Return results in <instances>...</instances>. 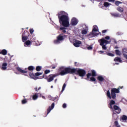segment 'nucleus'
Masks as SVG:
<instances>
[{
	"label": "nucleus",
	"instance_id": "obj_1",
	"mask_svg": "<svg viewBox=\"0 0 127 127\" xmlns=\"http://www.w3.org/2000/svg\"><path fill=\"white\" fill-rule=\"evenodd\" d=\"M58 18L60 24L64 27H61L60 29L63 33L70 34L68 27L70 26V18L68 14L64 11H60L58 13Z\"/></svg>",
	"mask_w": 127,
	"mask_h": 127
},
{
	"label": "nucleus",
	"instance_id": "obj_2",
	"mask_svg": "<svg viewBox=\"0 0 127 127\" xmlns=\"http://www.w3.org/2000/svg\"><path fill=\"white\" fill-rule=\"evenodd\" d=\"M61 72L60 74H51L48 77H47V80L48 82H52L54 80L55 77L61 75V76H64V75H66V74H71V73H75L76 72V69L74 68L69 67H62L60 68Z\"/></svg>",
	"mask_w": 127,
	"mask_h": 127
},
{
	"label": "nucleus",
	"instance_id": "obj_3",
	"mask_svg": "<svg viewBox=\"0 0 127 127\" xmlns=\"http://www.w3.org/2000/svg\"><path fill=\"white\" fill-rule=\"evenodd\" d=\"M108 40H110V36H109L98 40V42L100 43V45L102 46L103 50H107V48L106 45L110 44V41Z\"/></svg>",
	"mask_w": 127,
	"mask_h": 127
},
{
	"label": "nucleus",
	"instance_id": "obj_4",
	"mask_svg": "<svg viewBox=\"0 0 127 127\" xmlns=\"http://www.w3.org/2000/svg\"><path fill=\"white\" fill-rule=\"evenodd\" d=\"M119 93H120V88H112L111 90V92H110V90H108L107 96L108 97L109 99H116V94H119Z\"/></svg>",
	"mask_w": 127,
	"mask_h": 127
},
{
	"label": "nucleus",
	"instance_id": "obj_5",
	"mask_svg": "<svg viewBox=\"0 0 127 127\" xmlns=\"http://www.w3.org/2000/svg\"><path fill=\"white\" fill-rule=\"evenodd\" d=\"M116 104V102L114 100H111L110 103V106L109 108L110 109H114V111L117 113V114H120L121 113V108L119 107L118 106L114 105Z\"/></svg>",
	"mask_w": 127,
	"mask_h": 127
},
{
	"label": "nucleus",
	"instance_id": "obj_6",
	"mask_svg": "<svg viewBox=\"0 0 127 127\" xmlns=\"http://www.w3.org/2000/svg\"><path fill=\"white\" fill-rule=\"evenodd\" d=\"M101 33L99 31H92L89 35V37H95V36H98Z\"/></svg>",
	"mask_w": 127,
	"mask_h": 127
},
{
	"label": "nucleus",
	"instance_id": "obj_7",
	"mask_svg": "<svg viewBox=\"0 0 127 127\" xmlns=\"http://www.w3.org/2000/svg\"><path fill=\"white\" fill-rule=\"evenodd\" d=\"M76 71L80 77H84L86 75V71L84 69H78Z\"/></svg>",
	"mask_w": 127,
	"mask_h": 127
},
{
	"label": "nucleus",
	"instance_id": "obj_8",
	"mask_svg": "<svg viewBox=\"0 0 127 127\" xmlns=\"http://www.w3.org/2000/svg\"><path fill=\"white\" fill-rule=\"evenodd\" d=\"M78 22H79V21L78 19H77L76 18L73 17L72 18L71 22H70V24L73 26L77 25L78 24Z\"/></svg>",
	"mask_w": 127,
	"mask_h": 127
},
{
	"label": "nucleus",
	"instance_id": "obj_9",
	"mask_svg": "<svg viewBox=\"0 0 127 127\" xmlns=\"http://www.w3.org/2000/svg\"><path fill=\"white\" fill-rule=\"evenodd\" d=\"M91 73H88L87 74V78L89 79V78H90V77H91V76H92V77H96L97 76V74H96V71L92 70H91Z\"/></svg>",
	"mask_w": 127,
	"mask_h": 127
},
{
	"label": "nucleus",
	"instance_id": "obj_10",
	"mask_svg": "<svg viewBox=\"0 0 127 127\" xmlns=\"http://www.w3.org/2000/svg\"><path fill=\"white\" fill-rule=\"evenodd\" d=\"M81 44H82V42L80 41L75 40L73 42V45L75 47H80Z\"/></svg>",
	"mask_w": 127,
	"mask_h": 127
},
{
	"label": "nucleus",
	"instance_id": "obj_11",
	"mask_svg": "<svg viewBox=\"0 0 127 127\" xmlns=\"http://www.w3.org/2000/svg\"><path fill=\"white\" fill-rule=\"evenodd\" d=\"M57 39H58L61 42L64 41V39L66 38V36L60 35L57 37Z\"/></svg>",
	"mask_w": 127,
	"mask_h": 127
},
{
	"label": "nucleus",
	"instance_id": "obj_12",
	"mask_svg": "<svg viewBox=\"0 0 127 127\" xmlns=\"http://www.w3.org/2000/svg\"><path fill=\"white\" fill-rule=\"evenodd\" d=\"M0 68L1 70H6L7 68V63H2L1 66H0Z\"/></svg>",
	"mask_w": 127,
	"mask_h": 127
},
{
	"label": "nucleus",
	"instance_id": "obj_13",
	"mask_svg": "<svg viewBox=\"0 0 127 127\" xmlns=\"http://www.w3.org/2000/svg\"><path fill=\"white\" fill-rule=\"evenodd\" d=\"M54 107H55V104H54V103H52L51 106L48 108V109L47 110V115H48V114H49V113H50V112H51V111H52V110H53V109H54Z\"/></svg>",
	"mask_w": 127,
	"mask_h": 127
},
{
	"label": "nucleus",
	"instance_id": "obj_14",
	"mask_svg": "<svg viewBox=\"0 0 127 127\" xmlns=\"http://www.w3.org/2000/svg\"><path fill=\"white\" fill-rule=\"evenodd\" d=\"M120 121L121 122H124V123H127V116L123 115L120 118Z\"/></svg>",
	"mask_w": 127,
	"mask_h": 127
},
{
	"label": "nucleus",
	"instance_id": "obj_15",
	"mask_svg": "<svg viewBox=\"0 0 127 127\" xmlns=\"http://www.w3.org/2000/svg\"><path fill=\"white\" fill-rule=\"evenodd\" d=\"M31 44V41L28 40L26 41L24 43V46L25 47H30V45Z\"/></svg>",
	"mask_w": 127,
	"mask_h": 127
},
{
	"label": "nucleus",
	"instance_id": "obj_16",
	"mask_svg": "<svg viewBox=\"0 0 127 127\" xmlns=\"http://www.w3.org/2000/svg\"><path fill=\"white\" fill-rule=\"evenodd\" d=\"M40 95V96L41 97V93H35L33 95V100L34 101H35L37 99H38V95Z\"/></svg>",
	"mask_w": 127,
	"mask_h": 127
},
{
	"label": "nucleus",
	"instance_id": "obj_17",
	"mask_svg": "<svg viewBox=\"0 0 127 127\" xmlns=\"http://www.w3.org/2000/svg\"><path fill=\"white\" fill-rule=\"evenodd\" d=\"M17 70L18 71H19V72H20L21 73H22L23 74H25V73H27V71L23 70L20 67H17Z\"/></svg>",
	"mask_w": 127,
	"mask_h": 127
},
{
	"label": "nucleus",
	"instance_id": "obj_18",
	"mask_svg": "<svg viewBox=\"0 0 127 127\" xmlns=\"http://www.w3.org/2000/svg\"><path fill=\"white\" fill-rule=\"evenodd\" d=\"M97 80H98V81H99L100 82H103V81L104 80V78L102 75H99L97 77Z\"/></svg>",
	"mask_w": 127,
	"mask_h": 127
},
{
	"label": "nucleus",
	"instance_id": "obj_19",
	"mask_svg": "<svg viewBox=\"0 0 127 127\" xmlns=\"http://www.w3.org/2000/svg\"><path fill=\"white\" fill-rule=\"evenodd\" d=\"M10 62V58L5 57V58L4 59L3 63H7V64L8 63H9Z\"/></svg>",
	"mask_w": 127,
	"mask_h": 127
},
{
	"label": "nucleus",
	"instance_id": "obj_20",
	"mask_svg": "<svg viewBox=\"0 0 127 127\" xmlns=\"http://www.w3.org/2000/svg\"><path fill=\"white\" fill-rule=\"evenodd\" d=\"M111 15L114 17H120L121 15L119 13H111Z\"/></svg>",
	"mask_w": 127,
	"mask_h": 127
},
{
	"label": "nucleus",
	"instance_id": "obj_21",
	"mask_svg": "<svg viewBox=\"0 0 127 127\" xmlns=\"http://www.w3.org/2000/svg\"><path fill=\"white\" fill-rule=\"evenodd\" d=\"M0 54H2V55H6L7 54V51L6 50H2L0 52Z\"/></svg>",
	"mask_w": 127,
	"mask_h": 127
},
{
	"label": "nucleus",
	"instance_id": "obj_22",
	"mask_svg": "<svg viewBox=\"0 0 127 127\" xmlns=\"http://www.w3.org/2000/svg\"><path fill=\"white\" fill-rule=\"evenodd\" d=\"M29 76L31 79H34V80H37L38 78L34 75V74H33L32 73H29Z\"/></svg>",
	"mask_w": 127,
	"mask_h": 127
},
{
	"label": "nucleus",
	"instance_id": "obj_23",
	"mask_svg": "<svg viewBox=\"0 0 127 127\" xmlns=\"http://www.w3.org/2000/svg\"><path fill=\"white\" fill-rule=\"evenodd\" d=\"M114 61L115 62H121L122 63L123 61L121 59V58L119 57H116L114 59Z\"/></svg>",
	"mask_w": 127,
	"mask_h": 127
},
{
	"label": "nucleus",
	"instance_id": "obj_24",
	"mask_svg": "<svg viewBox=\"0 0 127 127\" xmlns=\"http://www.w3.org/2000/svg\"><path fill=\"white\" fill-rule=\"evenodd\" d=\"M92 31H99V28H98V26L97 25L93 26Z\"/></svg>",
	"mask_w": 127,
	"mask_h": 127
},
{
	"label": "nucleus",
	"instance_id": "obj_25",
	"mask_svg": "<svg viewBox=\"0 0 127 127\" xmlns=\"http://www.w3.org/2000/svg\"><path fill=\"white\" fill-rule=\"evenodd\" d=\"M54 44H60L61 42L57 38V39L54 41Z\"/></svg>",
	"mask_w": 127,
	"mask_h": 127
},
{
	"label": "nucleus",
	"instance_id": "obj_26",
	"mask_svg": "<svg viewBox=\"0 0 127 127\" xmlns=\"http://www.w3.org/2000/svg\"><path fill=\"white\" fill-rule=\"evenodd\" d=\"M116 54L118 56H121L122 55V52L120 51L119 50H116L115 51Z\"/></svg>",
	"mask_w": 127,
	"mask_h": 127
},
{
	"label": "nucleus",
	"instance_id": "obj_27",
	"mask_svg": "<svg viewBox=\"0 0 127 127\" xmlns=\"http://www.w3.org/2000/svg\"><path fill=\"white\" fill-rule=\"evenodd\" d=\"M110 5H111V3L108 2H105L104 3V6H105V7H109Z\"/></svg>",
	"mask_w": 127,
	"mask_h": 127
},
{
	"label": "nucleus",
	"instance_id": "obj_28",
	"mask_svg": "<svg viewBox=\"0 0 127 127\" xmlns=\"http://www.w3.org/2000/svg\"><path fill=\"white\" fill-rule=\"evenodd\" d=\"M27 39V36H25L23 35L22 36V40L23 42H25Z\"/></svg>",
	"mask_w": 127,
	"mask_h": 127
},
{
	"label": "nucleus",
	"instance_id": "obj_29",
	"mask_svg": "<svg viewBox=\"0 0 127 127\" xmlns=\"http://www.w3.org/2000/svg\"><path fill=\"white\" fill-rule=\"evenodd\" d=\"M117 10H118V11H119L120 12H123L124 11V9L121 7H119L117 8Z\"/></svg>",
	"mask_w": 127,
	"mask_h": 127
},
{
	"label": "nucleus",
	"instance_id": "obj_30",
	"mask_svg": "<svg viewBox=\"0 0 127 127\" xmlns=\"http://www.w3.org/2000/svg\"><path fill=\"white\" fill-rule=\"evenodd\" d=\"M35 43L36 46H39V45H41V42H39L38 41H35Z\"/></svg>",
	"mask_w": 127,
	"mask_h": 127
},
{
	"label": "nucleus",
	"instance_id": "obj_31",
	"mask_svg": "<svg viewBox=\"0 0 127 127\" xmlns=\"http://www.w3.org/2000/svg\"><path fill=\"white\" fill-rule=\"evenodd\" d=\"M36 71H39L40 70H41V66H38L36 68Z\"/></svg>",
	"mask_w": 127,
	"mask_h": 127
},
{
	"label": "nucleus",
	"instance_id": "obj_32",
	"mask_svg": "<svg viewBox=\"0 0 127 127\" xmlns=\"http://www.w3.org/2000/svg\"><path fill=\"white\" fill-rule=\"evenodd\" d=\"M28 69L29 71H32V70L34 69V67L33 66H30L28 67Z\"/></svg>",
	"mask_w": 127,
	"mask_h": 127
},
{
	"label": "nucleus",
	"instance_id": "obj_33",
	"mask_svg": "<svg viewBox=\"0 0 127 127\" xmlns=\"http://www.w3.org/2000/svg\"><path fill=\"white\" fill-rule=\"evenodd\" d=\"M65 88H66V84L64 83L63 86V88L62 90V92H64V90H65Z\"/></svg>",
	"mask_w": 127,
	"mask_h": 127
},
{
	"label": "nucleus",
	"instance_id": "obj_34",
	"mask_svg": "<svg viewBox=\"0 0 127 127\" xmlns=\"http://www.w3.org/2000/svg\"><path fill=\"white\" fill-rule=\"evenodd\" d=\"M121 3H122V2H121V1H115L116 5H119L120 4H121Z\"/></svg>",
	"mask_w": 127,
	"mask_h": 127
},
{
	"label": "nucleus",
	"instance_id": "obj_35",
	"mask_svg": "<svg viewBox=\"0 0 127 127\" xmlns=\"http://www.w3.org/2000/svg\"><path fill=\"white\" fill-rule=\"evenodd\" d=\"M87 30H83L81 32L82 34H87Z\"/></svg>",
	"mask_w": 127,
	"mask_h": 127
},
{
	"label": "nucleus",
	"instance_id": "obj_36",
	"mask_svg": "<svg viewBox=\"0 0 127 127\" xmlns=\"http://www.w3.org/2000/svg\"><path fill=\"white\" fill-rule=\"evenodd\" d=\"M113 117L114 119V120H116L117 118V115L116 113H115V112H114L113 115Z\"/></svg>",
	"mask_w": 127,
	"mask_h": 127
},
{
	"label": "nucleus",
	"instance_id": "obj_37",
	"mask_svg": "<svg viewBox=\"0 0 127 127\" xmlns=\"http://www.w3.org/2000/svg\"><path fill=\"white\" fill-rule=\"evenodd\" d=\"M115 125L117 127H121V126L120 125H119V123H118L117 121H116L115 122Z\"/></svg>",
	"mask_w": 127,
	"mask_h": 127
},
{
	"label": "nucleus",
	"instance_id": "obj_38",
	"mask_svg": "<svg viewBox=\"0 0 127 127\" xmlns=\"http://www.w3.org/2000/svg\"><path fill=\"white\" fill-rule=\"evenodd\" d=\"M107 55H108V56H111V57H114V56H115V55H114L113 54L111 53H108L107 54Z\"/></svg>",
	"mask_w": 127,
	"mask_h": 127
},
{
	"label": "nucleus",
	"instance_id": "obj_39",
	"mask_svg": "<svg viewBox=\"0 0 127 127\" xmlns=\"http://www.w3.org/2000/svg\"><path fill=\"white\" fill-rule=\"evenodd\" d=\"M88 50H92V49H93V47H92V46H88L87 47Z\"/></svg>",
	"mask_w": 127,
	"mask_h": 127
},
{
	"label": "nucleus",
	"instance_id": "obj_40",
	"mask_svg": "<svg viewBox=\"0 0 127 127\" xmlns=\"http://www.w3.org/2000/svg\"><path fill=\"white\" fill-rule=\"evenodd\" d=\"M35 76H40V75H42V73L41 72H36L35 74Z\"/></svg>",
	"mask_w": 127,
	"mask_h": 127
},
{
	"label": "nucleus",
	"instance_id": "obj_41",
	"mask_svg": "<svg viewBox=\"0 0 127 127\" xmlns=\"http://www.w3.org/2000/svg\"><path fill=\"white\" fill-rule=\"evenodd\" d=\"M90 80L93 82L96 81V78L94 77H90Z\"/></svg>",
	"mask_w": 127,
	"mask_h": 127
},
{
	"label": "nucleus",
	"instance_id": "obj_42",
	"mask_svg": "<svg viewBox=\"0 0 127 127\" xmlns=\"http://www.w3.org/2000/svg\"><path fill=\"white\" fill-rule=\"evenodd\" d=\"M27 103V100L26 99L22 101V104H26Z\"/></svg>",
	"mask_w": 127,
	"mask_h": 127
},
{
	"label": "nucleus",
	"instance_id": "obj_43",
	"mask_svg": "<svg viewBox=\"0 0 127 127\" xmlns=\"http://www.w3.org/2000/svg\"><path fill=\"white\" fill-rule=\"evenodd\" d=\"M121 101L122 103H124V104H126L127 102V100L125 99H122Z\"/></svg>",
	"mask_w": 127,
	"mask_h": 127
},
{
	"label": "nucleus",
	"instance_id": "obj_44",
	"mask_svg": "<svg viewBox=\"0 0 127 127\" xmlns=\"http://www.w3.org/2000/svg\"><path fill=\"white\" fill-rule=\"evenodd\" d=\"M36 40V38H33V39H32L31 42H35Z\"/></svg>",
	"mask_w": 127,
	"mask_h": 127
},
{
	"label": "nucleus",
	"instance_id": "obj_45",
	"mask_svg": "<svg viewBox=\"0 0 127 127\" xmlns=\"http://www.w3.org/2000/svg\"><path fill=\"white\" fill-rule=\"evenodd\" d=\"M48 73H50V70H46L45 71V74H48Z\"/></svg>",
	"mask_w": 127,
	"mask_h": 127
},
{
	"label": "nucleus",
	"instance_id": "obj_46",
	"mask_svg": "<svg viewBox=\"0 0 127 127\" xmlns=\"http://www.w3.org/2000/svg\"><path fill=\"white\" fill-rule=\"evenodd\" d=\"M74 64L77 67H78V66H80V64L78 63L75 62Z\"/></svg>",
	"mask_w": 127,
	"mask_h": 127
},
{
	"label": "nucleus",
	"instance_id": "obj_47",
	"mask_svg": "<svg viewBox=\"0 0 127 127\" xmlns=\"http://www.w3.org/2000/svg\"><path fill=\"white\" fill-rule=\"evenodd\" d=\"M123 52H124L125 53H127V50L126 48H124L123 49Z\"/></svg>",
	"mask_w": 127,
	"mask_h": 127
},
{
	"label": "nucleus",
	"instance_id": "obj_48",
	"mask_svg": "<svg viewBox=\"0 0 127 127\" xmlns=\"http://www.w3.org/2000/svg\"><path fill=\"white\" fill-rule=\"evenodd\" d=\"M34 31L33 30V29H30V33H31V34L33 33Z\"/></svg>",
	"mask_w": 127,
	"mask_h": 127
},
{
	"label": "nucleus",
	"instance_id": "obj_49",
	"mask_svg": "<svg viewBox=\"0 0 127 127\" xmlns=\"http://www.w3.org/2000/svg\"><path fill=\"white\" fill-rule=\"evenodd\" d=\"M123 56L126 58V59H127V55L126 54H124Z\"/></svg>",
	"mask_w": 127,
	"mask_h": 127
},
{
	"label": "nucleus",
	"instance_id": "obj_50",
	"mask_svg": "<svg viewBox=\"0 0 127 127\" xmlns=\"http://www.w3.org/2000/svg\"><path fill=\"white\" fill-rule=\"evenodd\" d=\"M66 107H67V105H66V104L64 103L63 105V107L64 108V109H65Z\"/></svg>",
	"mask_w": 127,
	"mask_h": 127
},
{
	"label": "nucleus",
	"instance_id": "obj_51",
	"mask_svg": "<svg viewBox=\"0 0 127 127\" xmlns=\"http://www.w3.org/2000/svg\"><path fill=\"white\" fill-rule=\"evenodd\" d=\"M98 53H100V54H102V53H104V51H100L98 52Z\"/></svg>",
	"mask_w": 127,
	"mask_h": 127
},
{
	"label": "nucleus",
	"instance_id": "obj_52",
	"mask_svg": "<svg viewBox=\"0 0 127 127\" xmlns=\"http://www.w3.org/2000/svg\"><path fill=\"white\" fill-rule=\"evenodd\" d=\"M3 60V58L0 57V61Z\"/></svg>",
	"mask_w": 127,
	"mask_h": 127
},
{
	"label": "nucleus",
	"instance_id": "obj_53",
	"mask_svg": "<svg viewBox=\"0 0 127 127\" xmlns=\"http://www.w3.org/2000/svg\"><path fill=\"white\" fill-rule=\"evenodd\" d=\"M106 32H107V30H106L102 31L103 33H106Z\"/></svg>",
	"mask_w": 127,
	"mask_h": 127
},
{
	"label": "nucleus",
	"instance_id": "obj_54",
	"mask_svg": "<svg viewBox=\"0 0 127 127\" xmlns=\"http://www.w3.org/2000/svg\"><path fill=\"white\" fill-rule=\"evenodd\" d=\"M35 91H38V88H37V87H35Z\"/></svg>",
	"mask_w": 127,
	"mask_h": 127
},
{
	"label": "nucleus",
	"instance_id": "obj_55",
	"mask_svg": "<svg viewBox=\"0 0 127 127\" xmlns=\"http://www.w3.org/2000/svg\"><path fill=\"white\" fill-rule=\"evenodd\" d=\"M91 1H93L94 0H90ZM101 0H96L97 1H101Z\"/></svg>",
	"mask_w": 127,
	"mask_h": 127
},
{
	"label": "nucleus",
	"instance_id": "obj_56",
	"mask_svg": "<svg viewBox=\"0 0 127 127\" xmlns=\"http://www.w3.org/2000/svg\"><path fill=\"white\" fill-rule=\"evenodd\" d=\"M42 99H45V96H42Z\"/></svg>",
	"mask_w": 127,
	"mask_h": 127
},
{
	"label": "nucleus",
	"instance_id": "obj_57",
	"mask_svg": "<svg viewBox=\"0 0 127 127\" xmlns=\"http://www.w3.org/2000/svg\"><path fill=\"white\" fill-rule=\"evenodd\" d=\"M109 1H115V0H109Z\"/></svg>",
	"mask_w": 127,
	"mask_h": 127
},
{
	"label": "nucleus",
	"instance_id": "obj_58",
	"mask_svg": "<svg viewBox=\"0 0 127 127\" xmlns=\"http://www.w3.org/2000/svg\"><path fill=\"white\" fill-rule=\"evenodd\" d=\"M69 40H70V42L71 43L73 42V41H72V40H71V38H69Z\"/></svg>",
	"mask_w": 127,
	"mask_h": 127
},
{
	"label": "nucleus",
	"instance_id": "obj_59",
	"mask_svg": "<svg viewBox=\"0 0 127 127\" xmlns=\"http://www.w3.org/2000/svg\"><path fill=\"white\" fill-rule=\"evenodd\" d=\"M40 89H41V87H39L38 88V91H39V90H40Z\"/></svg>",
	"mask_w": 127,
	"mask_h": 127
},
{
	"label": "nucleus",
	"instance_id": "obj_60",
	"mask_svg": "<svg viewBox=\"0 0 127 127\" xmlns=\"http://www.w3.org/2000/svg\"><path fill=\"white\" fill-rule=\"evenodd\" d=\"M52 69H55V66H53V67H52Z\"/></svg>",
	"mask_w": 127,
	"mask_h": 127
},
{
	"label": "nucleus",
	"instance_id": "obj_61",
	"mask_svg": "<svg viewBox=\"0 0 127 127\" xmlns=\"http://www.w3.org/2000/svg\"><path fill=\"white\" fill-rule=\"evenodd\" d=\"M115 64H116L117 65H119V63H116Z\"/></svg>",
	"mask_w": 127,
	"mask_h": 127
},
{
	"label": "nucleus",
	"instance_id": "obj_62",
	"mask_svg": "<svg viewBox=\"0 0 127 127\" xmlns=\"http://www.w3.org/2000/svg\"><path fill=\"white\" fill-rule=\"evenodd\" d=\"M74 79H77V77H76V76H74Z\"/></svg>",
	"mask_w": 127,
	"mask_h": 127
},
{
	"label": "nucleus",
	"instance_id": "obj_63",
	"mask_svg": "<svg viewBox=\"0 0 127 127\" xmlns=\"http://www.w3.org/2000/svg\"><path fill=\"white\" fill-rule=\"evenodd\" d=\"M51 88H53V86L52 85V86H51Z\"/></svg>",
	"mask_w": 127,
	"mask_h": 127
},
{
	"label": "nucleus",
	"instance_id": "obj_64",
	"mask_svg": "<svg viewBox=\"0 0 127 127\" xmlns=\"http://www.w3.org/2000/svg\"><path fill=\"white\" fill-rule=\"evenodd\" d=\"M57 81V79H55V82H56Z\"/></svg>",
	"mask_w": 127,
	"mask_h": 127
}]
</instances>
